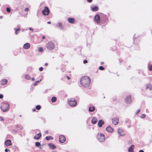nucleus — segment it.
Here are the masks:
<instances>
[{"instance_id":"obj_1","label":"nucleus","mask_w":152,"mask_h":152,"mask_svg":"<svg viewBox=\"0 0 152 152\" xmlns=\"http://www.w3.org/2000/svg\"><path fill=\"white\" fill-rule=\"evenodd\" d=\"M81 85L85 87H88L90 84L91 79L88 76H84L82 77L80 80Z\"/></svg>"},{"instance_id":"obj_2","label":"nucleus","mask_w":152,"mask_h":152,"mask_svg":"<svg viewBox=\"0 0 152 152\" xmlns=\"http://www.w3.org/2000/svg\"><path fill=\"white\" fill-rule=\"evenodd\" d=\"M1 108L2 111L3 112H6L7 111L9 108V104L7 103H3L1 107Z\"/></svg>"},{"instance_id":"obj_3","label":"nucleus","mask_w":152,"mask_h":152,"mask_svg":"<svg viewBox=\"0 0 152 152\" xmlns=\"http://www.w3.org/2000/svg\"><path fill=\"white\" fill-rule=\"evenodd\" d=\"M97 139L100 142L104 141L105 140V137L104 134L102 133L98 134L97 135Z\"/></svg>"},{"instance_id":"obj_4","label":"nucleus","mask_w":152,"mask_h":152,"mask_svg":"<svg viewBox=\"0 0 152 152\" xmlns=\"http://www.w3.org/2000/svg\"><path fill=\"white\" fill-rule=\"evenodd\" d=\"M50 12V11L48 7H46L44 8V9L42 10V14L45 16L48 15Z\"/></svg>"},{"instance_id":"obj_5","label":"nucleus","mask_w":152,"mask_h":152,"mask_svg":"<svg viewBox=\"0 0 152 152\" xmlns=\"http://www.w3.org/2000/svg\"><path fill=\"white\" fill-rule=\"evenodd\" d=\"M47 48L49 50H51L53 49L55 47L54 44L52 42H49L46 45Z\"/></svg>"},{"instance_id":"obj_6","label":"nucleus","mask_w":152,"mask_h":152,"mask_svg":"<svg viewBox=\"0 0 152 152\" xmlns=\"http://www.w3.org/2000/svg\"><path fill=\"white\" fill-rule=\"evenodd\" d=\"M59 142L61 143L64 142L66 140L65 137L62 135L59 136Z\"/></svg>"},{"instance_id":"obj_7","label":"nucleus","mask_w":152,"mask_h":152,"mask_svg":"<svg viewBox=\"0 0 152 152\" xmlns=\"http://www.w3.org/2000/svg\"><path fill=\"white\" fill-rule=\"evenodd\" d=\"M118 134L121 136H125V135L124 131L121 129H118Z\"/></svg>"},{"instance_id":"obj_8","label":"nucleus","mask_w":152,"mask_h":152,"mask_svg":"<svg viewBox=\"0 0 152 152\" xmlns=\"http://www.w3.org/2000/svg\"><path fill=\"white\" fill-rule=\"evenodd\" d=\"M68 103L71 106H75L76 105V102L75 100H71L69 101Z\"/></svg>"},{"instance_id":"obj_9","label":"nucleus","mask_w":152,"mask_h":152,"mask_svg":"<svg viewBox=\"0 0 152 152\" xmlns=\"http://www.w3.org/2000/svg\"><path fill=\"white\" fill-rule=\"evenodd\" d=\"M94 20L95 22H96V23H99L100 20L99 15H96L94 17Z\"/></svg>"},{"instance_id":"obj_10","label":"nucleus","mask_w":152,"mask_h":152,"mask_svg":"<svg viewBox=\"0 0 152 152\" xmlns=\"http://www.w3.org/2000/svg\"><path fill=\"white\" fill-rule=\"evenodd\" d=\"M125 102L127 103H129L132 102L131 97L129 96H128L125 99Z\"/></svg>"},{"instance_id":"obj_11","label":"nucleus","mask_w":152,"mask_h":152,"mask_svg":"<svg viewBox=\"0 0 152 152\" xmlns=\"http://www.w3.org/2000/svg\"><path fill=\"white\" fill-rule=\"evenodd\" d=\"M112 122L115 125L118 124V118L117 117L114 118L112 120Z\"/></svg>"},{"instance_id":"obj_12","label":"nucleus","mask_w":152,"mask_h":152,"mask_svg":"<svg viewBox=\"0 0 152 152\" xmlns=\"http://www.w3.org/2000/svg\"><path fill=\"white\" fill-rule=\"evenodd\" d=\"M30 47V45L28 43H25L23 45V48L25 49H27L29 48Z\"/></svg>"},{"instance_id":"obj_13","label":"nucleus","mask_w":152,"mask_h":152,"mask_svg":"<svg viewBox=\"0 0 152 152\" xmlns=\"http://www.w3.org/2000/svg\"><path fill=\"white\" fill-rule=\"evenodd\" d=\"M8 81L7 79H4L1 80V85H4L7 84Z\"/></svg>"},{"instance_id":"obj_14","label":"nucleus","mask_w":152,"mask_h":152,"mask_svg":"<svg viewBox=\"0 0 152 152\" xmlns=\"http://www.w3.org/2000/svg\"><path fill=\"white\" fill-rule=\"evenodd\" d=\"M48 146L50 148L52 149H54L56 148V146L53 144L52 143H49L48 144Z\"/></svg>"},{"instance_id":"obj_15","label":"nucleus","mask_w":152,"mask_h":152,"mask_svg":"<svg viewBox=\"0 0 152 152\" xmlns=\"http://www.w3.org/2000/svg\"><path fill=\"white\" fill-rule=\"evenodd\" d=\"M41 136V134L39 133L36 134L34 137V138L36 140H38Z\"/></svg>"},{"instance_id":"obj_16","label":"nucleus","mask_w":152,"mask_h":152,"mask_svg":"<svg viewBox=\"0 0 152 152\" xmlns=\"http://www.w3.org/2000/svg\"><path fill=\"white\" fill-rule=\"evenodd\" d=\"M106 130L109 132H112L114 131L113 129L111 127L108 126L106 128Z\"/></svg>"},{"instance_id":"obj_17","label":"nucleus","mask_w":152,"mask_h":152,"mask_svg":"<svg viewBox=\"0 0 152 152\" xmlns=\"http://www.w3.org/2000/svg\"><path fill=\"white\" fill-rule=\"evenodd\" d=\"M5 143L6 145L7 146L11 145L12 144L10 140H7L5 142Z\"/></svg>"},{"instance_id":"obj_18","label":"nucleus","mask_w":152,"mask_h":152,"mask_svg":"<svg viewBox=\"0 0 152 152\" xmlns=\"http://www.w3.org/2000/svg\"><path fill=\"white\" fill-rule=\"evenodd\" d=\"M134 145H131L128 148L129 152H133L134 151Z\"/></svg>"},{"instance_id":"obj_19","label":"nucleus","mask_w":152,"mask_h":152,"mask_svg":"<svg viewBox=\"0 0 152 152\" xmlns=\"http://www.w3.org/2000/svg\"><path fill=\"white\" fill-rule=\"evenodd\" d=\"M68 20L69 22L71 23H73L75 22V19L72 18H68Z\"/></svg>"},{"instance_id":"obj_20","label":"nucleus","mask_w":152,"mask_h":152,"mask_svg":"<svg viewBox=\"0 0 152 152\" xmlns=\"http://www.w3.org/2000/svg\"><path fill=\"white\" fill-rule=\"evenodd\" d=\"M14 30H15V34L17 35L20 31V29L19 27H18L17 28H15Z\"/></svg>"},{"instance_id":"obj_21","label":"nucleus","mask_w":152,"mask_h":152,"mask_svg":"<svg viewBox=\"0 0 152 152\" xmlns=\"http://www.w3.org/2000/svg\"><path fill=\"white\" fill-rule=\"evenodd\" d=\"M97 121V119L95 117H94L93 118L91 122L93 124H95L96 123Z\"/></svg>"},{"instance_id":"obj_22","label":"nucleus","mask_w":152,"mask_h":152,"mask_svg":"<svg viewBox=\"0 0 152 152\" xmlns=\"http://www.w3.org/2000/svg\"><path fill=\"white\" fill-rule=\"evenodd\" d=\"M104 124V122L102 120H100L99 121L98 123V125L99 127H101L102 125Z\"/></svg>"},{"instance_id":"obj_23","label":"nucleus","mask_w":152,"mask_h":152,"mask_svg":"<svg viewBox=\"0 0 152 152\" xmlns=\"http://www.w3.org/2000/svg\"><path fill=\"white\" fill-rule=\"evenodd\" d=\"M98 10V7L96 6H95L91 8V10L92 11H97Z\"/></svg>"},{"instance_id":"obj_24","label":"nucleus","mask_w":152,"mask_h":152,"mask_svg":"<svg viewBox=\"0 0 152 152\" xmlns=\"http://www.w3.org/2000/svg\"><path fill=\"white\" fill-rule=\"evenodd\" d=\"M45 139L48 141L50 140H53V137L50 136H48L45 137Z\"/></svg>"},{"instance_id":"obj_25","label":"nucleus","mask_w":152,"mask_h":152,"mask_svg":"<svg viewBox=\"0 0 152 152\" xmlns=\"http://www.w3.org/2000/svg\"><path fill=\"white\" fill-rule=\"evenodd\" d=\"M146 89H149L151 90L152 89V86L150 84H148L146 86Z\"/></svg>"},{"instance_id":"obj_26","label":"nucleus","mask_w":152,"mask_h":152,"mask_svg":"<svg viewBox=\"0 0 152 152\" xmlns=\"http://www.w3.org/2000/svg\"><path fill=\"white\" fill-rule=\"evenodd\" d=\"M95 110V108L94 107H90L89 108V111L90 112H93Z\"/></svg>"},{"instance_id":"obj_27","label":"nucleus","mask_w":152,"mask_h":152,"mask_svg":"<svg viewBox=\"0 0 152 152\" xmlns=\"http://www.w3.org/2000/svg\"><path fill=\"white\" fill-rule=\"evenodd\" d=\"M56 98L55 96H53L52 97L51 99V102H55L56 101Z\"/></svg>"},{"instance_id":"obj_28","label":"nucleus","mask_w":152,"mask_h":152,"mask_svg":"<svg viewBox=\"0 0 152 152\" xmlns=\"http://www.w3.org/2000/svg\"><path fill=\"white\" fill-rule=\"evenodd\" d=\"M25 78L27 80H30L31 79V77L28 75H26L25 76Z\"/></svg>"},{"instance_id":"obj_29","label":"nucleus","mask_w":152,"mask_h":152,"mask_svg":"<svg viewBox=\"0 0 152 152\" xmlns=\"http://www.w3.org/2000/svg\"><path fill=\"white\" fill-rule=\"evenodd\" d=\"M36 109L37 110H39L41 109V106L39 105H37L36 106Z\"/></svg>"},{"instance_id":"obj_30","label":"nucleus","mask_w":152,"mask_h":152,"mask_svg":"<svg viewBox=\"0 0 152 152\" xmlns=\"http://www.w3.org/2000/svg\"><path fill=\"white\" fill-rule=\"evenodd\" d=\"M40 143L39 142H36L35 143V145L37 147H39L40 145Z\"/></svg>"},{"instance_id":"obj_31","label":"nucleus","mask_w":152,"mask_h":152,"mask_svg":"<svg viewBox=\"0 0 152 152\" xmlns=\"http://www.w3.org/2000/svg\"><path fill=\"white\" fill-rule=\"evenodd\" d=\"M62 24L61 23H58V26H57L58 27H60L61 28L62 27Z\"/></svg>"},{"instance_id":"obj_32","label":"nucleus","mask_w":152,"mask_h":152,"mask_svg":"<svg viewBox=\"0 0 152 152\" xmlns=\"http://www.w3.org/2000/svg\"><path fill=\"white\" fill-rule=\"evenodd\" d=\"M38 50L40 52H42L43 51V49L42 47H40L39 48Z\"/></svg>"},{"instance_id":"obj_33","label":"nucleus","mask_w":152,"mask_h":152,"mask_svg":"<svg viewBox=\"0 0 152 152\" xmlns=\"http://www.w3.org/2000/svg\"><path fill=\"white\" fill-rule=\"evenodd\" d=\"M6 11L8 12H10V9L9 7H7L6 8Z\"/></svg>"},{"instance_id":"obj_34","label":"nucleus","mask_w":152,"mask_h":152,"mask_svg":"<svg viewBox=\"0 0 152 152\" xmlns=\"http://www.w3.org/2000/svg\"><path fill=\"white\" fill-rule=\"evenodd\" d=\"M99 69L100 70H103L104 68L102 66H101L99 67Z\"/></svg>"},{"instance_id":"obj_35","label":"nucleus","mask_w":152,"mask_h":152,"mask_svg":"<svg viewBox=\"0 0 152 152\" xmlns=\"http://www.w3.org/2000/svg\"><path fill=\"white\" fill-rule=\"evenodd\" d=\"M145 117V114H142L141 116H140L141 118H144Z\"/></svg>"},{"instance_id":"obj_36","label":"nucleus","mask_w":152,"mask_h":152,"mask_svg":"<svg viewBox=\"0 0 152 152\" xmlns=\"http://www.w3.org/2000/svg\"><path fill=\"white\" fill-rule=\"evenodd\" d=\"M149 70L150 71H152V65H150L149 67Z\"/></svg>"},{"instance_id":"obj_37","label":"nucleus","mask_w":152,"mask_h":152,"mask_svg":"<svg viewBox=\"0 0 152 152\" xmlns=\"http://www.w3.org/2000/svg\"><path fill=\"white\" fill-rule=\"evenodd\" d=\"M43 68L42 67H40L39 68V69L40 71H42L43 70Z\"/></svg>"},{"instance_id":"obj_38","label":"nucleus","mask_w":152,"mask_h":152,"mask_svg":"<svg viewBox=\"0 0 152 152\" xmlns=\"http://www.w3.org/2000/svg\"><path fill=\"white\" fill-rule=\"evenodd\" d=\"M4 120L3 118L1 116H0V121H4Z\"/></svg>"},{"instance_id":"obj_39","label":"nucleus","mask_w":152,"mask_h":152,"mask_svg":"<svg viewBox=\"0 0 152 152\" xmlns=\"http://www.w3.org/2000/svg\"><path fill=\"white\" fill-rule=\"evenodd\" d=\"M29 10V9L28 8H26L24 9V11L25 12H28Z\"/></svg>"},{"instance_id":"obj_40","label":"nucleus","mask_w":152,"mask_h":152,"mask_svg":"<svg viewBox=\"0 0 152 152\" xmlns=\"http://www.w3.org/2000/svg\"><path fill=\"white\" fill-rule=\"evenodd\" d=\"M3 97V95L2 94H0V99H2Z\"/></svg>"},{"instance_id":"obj_41","label":"nucleus","mask_w":152,"mask_h":152,"mask_svg":"<svg viewBox=\"0 0 152 152\" xmlns=\"http://www.w3.org/2000/svg\"><path fill=\"white\" fill-rule=\"evenodd\" d=\"M84 64H86L87 63V61L86 60H84L83 61Z\"/></svg>"},{"instance_id":"obj_42","label":"nucleus","mask_w":152,"mask_h":152,"mask_svg":"<svg viewBox=\"0 0 152 152\" xmlns=\"http://www.w3.org/2000/svg\"><path fill=\"white\" fill-rule=\"evenodd\" d=\"M39 82V81H36V82H35V83H34V85H35V86L37 84V83H38V82Z\"/></svg>"},{"instance_id":"obj_43","label":"nucleus","mask_w":152,"mask_h":152,"mask_svg":"<svg viewBox=\"0 0 152 152\" xmlns=\"http://www.w3.org/2000/svg\"><path fill=\"white\" fill-rule=\"evenodd\" d=\"M8 151H9V150L7 149H6L5 150V152H7Z\"/></svg>"},{"instance_id":"obj_44","label":"nucleus","mask_w":152,"mask_h":152,"mask_svg":"<svg viewBox=\"0 0 152 152\" xmlns=\"http://www.w3.org/2000/svg\"><path fill=\"white\" fill-rule=\"evenodd\" d=\"M87 1L88 2L90 3L92 1V0H87Z\"/></svg>"},{"instance_id":"obj_45","label":"nucleus","mask_w":152,"mask_h":152,"mask_svg":"<svg viewBox=\"0 0 152 152\" xmlns=\"http://www.w3.org/2000/svg\"><path fill=\"white\" fill-rule=\"evenodd\" d=\"M140 109L138 110H137V112L136 113H138L140 112Z\"/></svg>"},{"instance_id":"obj_46","label":"nucleus","mask_w":152,"mask_h":152,"mask_svg":"<svg viewBox=\"0 0 152 152\" xmlns=\"http://www.w3.org/2000/svg\"><path fill=\"white\" fill-rule=\"evenodd\" d=\"M36 109H34L32 110V111L34 112H35L36 111Z\"/></svg>"},{"instance_id":"obj_47","label":"nucleus","mask_w":152,"mask_h":152,"mask_svg":"<svg viewBox=\"0 0 152 152\" xmlns=\"http://www.w3.org/2000/svg\"><path fill=\"white\" fill-rule=\"evenodd\" d=\"M66 77L68 80H69L70 79V77H69V76H66Z\"/></svg>"},{"instance_id":"obj_48","label":"nucleus","mask_w":152,"mask_h":152,"mask_svg":"<svg viewBox=\"0 0 152 152\" xmlns=\"http://www.w3.org/2000/svg\"><path fill=\"white\" fill-rule=\"evenodd\" d=\"M48 63H45V66H48Z\"/></svg>"},{"instance_id":"obj_49","label":"nucleus","mask_w":152,"mask_h":152,"mask_svg":"<svg viewBox=\"0 0 152 152\" xmlns=\"http://www.w3.org/2000/svg\"><path fill=\"white\" fill-rule=\"evenodd\" d=\"M45 36H43L42 37V39H45Z\"/></svg>"},{"instance_id":"obj_50","label":"nucleus","mask_w":152,"mask_h":152,"mask_svg":"<svg viewBox=\"0 0 152 152\" xmlns=\"http://www.w3.org/2000/svg\"><path fill=\"white\" fill-rule=\"evenodd\" d=\"M139 152H144V151L143 150H140V151Z\"/></svg>"},{"instance_id":"obj_51","label":"nucleus","mask_w":152,"mask_h":152,"mask_svg":"<svg viewBox=\"0 0 152 152\" xmlns=\"http://www.w3.org/2000/svg\"><path fill=\"white\" fill-rule=\"evenodd\" d=\"M47 23L49 24H50L51 23V22L50 21H48L47 22Z\"/></svg>"},{"instance_id":"obj_52","label":"nucleus","mask_w":152,"mask_h":152,"mask_svg":"<svg viewBox=\"0 0 152 152\" xmlns=\"http://www.w3.org/2000/svg\"><path fill=\"white\" fill-rule=\"evenodd\" d=\"M29 29H30V30H31L32 31H33V29H32L31 28H29Z\"/></svg>"},{"instance_id":"obj_53","label":"nucleus","mask_w":152,"mask_h":152,"mask_svg":"<svg viewBox=\"0 0 152 152\" xmlns=\"http://www.w3.org/2000/svg\"><path fill=\"white\" fill-rule=\"evenodd\" d=\"M31 80L32 81H34V78H32Z\"/></svg>"}]
</instances>
